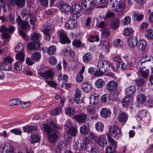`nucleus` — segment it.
Wrapping results in <instances>:
<instances>
[{"label": "nucleus", "instance_id": "59", "mask_svg": "<svg viewBox=\"0 0 153 153\" xmlns=\"http://www.w3.org/2000/svg\"><path fill=\"white\" fill-rule=\"evenodd\" d=\"M110 98V96L108 94H104L101 97V100L103 102H106L107 100L109 99Z\"/></svg>", "mask_w": 153, "mask_h": 153}, {"label": "nucleus", "instance_id": "64", "mask_svg": "<svg viewBox=\"0 0 153 153\" xmlns=\"http://www.w3.org/2000/svg\"><path fill=\"white\" fill-rule=\"evenodd\" d=\"M147 113V112L146 110H143L139 112L137 116L139 117L143 118L146 115Z\"/></svg>", "mask_w": 153, "mask_h": 153}, {"label": "nucleus", "instance_id": "4", "mask_svg": "<svg viewBox=\"0 0 153 153\" xmlns=\"http://www.w3.org/2000/svg\"><path fill=\"white\" fill-rule=\"evenodd\" d=\"M82 9L88 12H91L94 7V3L92 0H84L82 4Z\"/></svg>", "mask_w": 153, "mask_h": 153}, {"label": "nucleus", "instance_id": "35", "mask_svg": "<svg viewBox=\"0 0 153 153\" xmlns=\"http://www.w3.org/2000/svg\"><path fill=\"white\" fill-rule=\"evenodd\" d=\"M63 53L65 56H70L72 53V50L70 47L64 48L63 50Z\"/></svg>", "mask_w": 153, "mask_h": 153}, {"label": "nucleus", "instance_id": "30", "mask_svg": "<svg viewBox=\"0 0 153 153\" xmlns=\"http://www.w3.org/2000/svg\"><path fill=\"white\" fill-rule=\"evenodd\" d=\"M140 72L142 76L145 78H147L148 76L149 70L146 69V68H143V67H140Z\"/></svg>", "mask_w": 153, "mask_h": 153}, {"label": "nucleus", "instance_id": "3", "mask_svg": "<svg viewBox=\"0 0 153 153\" xmlns=\"http://www.w3.org/2000/svg\"><path fill=\"white\" fill-rule=\"evenodd\" d=\"M108 140L109 143H110L109 146H107L105 149L106 153H116L115 149L117 146V144L115 140L112 138L109 135H107Z\"/></svg>", "mask_w": 153, "mask_h": 153}, {"label": "nucleus", "instance_id": "62", "mask_svg": "<svg viewBox=\"0 0 153 153\" xmlns=\"http://www.w3.org/2000/svg\"><path fill=\"white\" fill-rule=\"evenodd\" d=\"M21 28L25 30L27 28H29L30 27L29 22L28 21L23 22L21 25Z\"/></svg>", "mask_w": 153, "mask_h": 153}, {"label": "nucleus", "instance_id": "29", "mask_svg": "<svg viewBox=\"0 0 153 153\" xmlns=\"http://www.w3.org/2000/svg\"><path fill=\"white\" fill-rule=\"evenodd\" d=\"M137 100L139 103H144L146 100V97L143 94H139L137 96Z\"/></svg>", "mask_w": 153, "mask_h": 153}, {"label": "nucleus", "instance_id": "42", "mask_svg": "<svg viewBox=\"0 0 153 153\" xmlns=\"http://www.w3.org/2000/svg\"><path fill=\"white\" fill-rule=\"evenodd\" d=\"M22 62L19 61L16 62L14 65V68L17 71L21 70L22 67Z\"/></svg>", "mask_w": 153, "mask_h": 153}, {"label": "nucleus", "instance_id": "55", "mask_svg": "<svg viewBox=\"0 0 153 153\" xmlns=\"http://www.w3.org/2000/svg\"><path fill=\"white\" fill-rule=\"evenodd\" d=\"M131 22V18L129 16H127L125 17L122 21L123 25H126L129 24Z\"/></svg>", "mask_w": 153, "mask_h": 153}, {"label": "nucleus", "instance_id": "5", "mask_svg": "<svg viewBox=\"0 0 153 153\" xmlns=\"http://www.w3.org/2000/svg\"><path fill=\"white\" fill-rule=\"evenodd\" d=\"M110 135L112 137H115L121 134V131L117 125H114L111 126L109 129Z\"/></svg>", "mask_w": 153, "mask_h": 153}, {"label": "nucleus", "instance_id": "1", "mask_svg": "<svg viewBox=\"0 0 153 153\" xmlns=\"http://www.w3.org/2000/svg\"><path fill=\"white\" fill-rule=\"evenodd\" d=\"M135 89L134 87L131 85L127 89V93L128 95L133 94L135 92ZM132 101V99L131 96H128L125 97L122 100V104L124 107H127Z\"/></svg>", "mask_w": 153, "mask_h": 153}, {"label": "nucleus", "instance_id": "9", "mask_svg": "<svg viewBox=\"0 0 153 153\" xmlns=\"http://www.w3.org/2000/svg\"><path fill=\"white\" fill-rule=\"evenodd\" d=\"M118 83L114 80L109 81L106 85V88L109 91L114 92L117 90Z\"/></svg>", "mask_w": 153, "mask_h": 153}, {"label": "nucleus", "instance_id": "57", "mask_svg": "<svg viewBox=\"0 0 153 153\" xmlns=\"http://www.w3.org/2000/svg\"><path fill=\"white\" fill-rule=\"evenodd\" d=\"M64 137L65 140L66 142H69L71 140L72 136L71 134L67 132L64 134Z\"/></svg>", "mask_w": 153, "mask_h": 153}, {"label": "nucleus", "instance_id": "36", "mask_svg": "<svg viewBox=\"0 0 153 153\" xmlns=\"http://www.w3.org/2000/svg\"><path fill=\"white\" fill-rule=\"evenodd\" d=\"M40 37V34L38 33H33L31 36L30 39L33 42L38 41Z\"/></svg>", "mask_w": 153, "mask_h": 153}, {"label": "nucleus", "instance_id": "53", "mask_svg": "<svg viewBox=\"0 0 153 153\" xmlns=\"http://www.w3.org/2000/svg\"><path fill=\"white\" fill-rule=\"evenodd\" d=\"M82 5L81 6L79 4H76L74 5V8L73 10H74L75 12L77 13H79V12L82 10Z\"/></svg>", "mask_w": 153, "mask_h": 153}, {"label": "nucleus", "instance_id": "60", "mask_svg": "<svg viewBox=\"0 0 153 153\" xmlns=\"http://www.w3.org/2000/svg\"><path fill=\"white\" fill-rule=\"evenodd\" d=\"M102 48L105 50L107 52L109 51V46L108 43L107 42H103L102 44Z\"/></svg>", "mask_w": 153, "mask_h": 153}, {"label": "nucleus", "instance_id": "51", "mask_svg": "<svg viewBox=\"0 0 153 153\" xmlns=\"http://www.w3.org/2000/svg\"><path fill=\"white\" fill-rule=\"evenodd\" d=\"M50 29V28H45L43 32L45 35V38L46 40H49L50 39L51 37L50 34L49 33V31Z\"/></svg>", "mask_w": 153, "mask_h": 153}, {"label": "nucleus", "instance_id": "2", "mask_svg": "<svg viewBox=\"0 0 153 153\" xmlns=\"http://www.w3.org/2000/svg\"><path fill=\"white\" fill-rule=\"evenodd\" d=\"M84 141L85 148L86 150L88 152L92 153L96 152L97 149L96 144L94 143L91 142L87 137H85L84 138Z\"/></svg>", "mask_w": 153, "mask_h": 153}, {"label": "nucleus", "instance_id": "50", "mask_svg": "<svg viewBox=\"0 0 153 153\" xmlns=\"http://www.w3.org/2000/svg\"><path fill=\"white\" fill-rule=\"evenodd\" d=\"M44 129L45 131L48 134L51 133L54 130L49 125L46 124L44 125Z\"/></svg>", "mask_w": 153, "mask_h": 153}, {"label": "nucleus", "instance_id": "38", "mask_svg": "<svg viewBox=\"0 0 153 153\" xmlns=\"http://www.w3.org/2000/svg\"><path fill=\"white\" fill-rule=\"evenodd\" d=\"M0 69L2 70L5 71H10L11 68L10 66L7 64L6 63L4 62L0 66Z\"/></svg>", "mask_w": 153, "mask_h": 153}, {"label": "nucleus", "instance_id": "23", "mask_svg": "<svg viewBox=\"0 0 153 153\" xmlns=\"http://www.w3.org/2000/svg\"><path fill=\"white\" fill-rule=\"evenodd\" d=\"M128 115L125 112H120L118 116V120L121 123L126 122L128 119Z\"/></svg>", "mask_w": 153, "mask_h": 153}, {"label": "nucleus", "instance_id": "46", "mask_svg": "<svg viewBox=\"0 0 153 153\" xmlns=\"http://www.w3.org/2000/svg\"><path fill=\"white\" fill-rule=\"evenodd\" d=\"M71 12L72 14L69 18L71 19L76 20V19L79 18V16H80L79 13H77V12H75L74 10H72Z\"/></svg>", "mask_w": 153, "mask_h": 153}, {"label": "nucleus", "instance_id": "27", "mask_svg": "<svg viewBox=\"0 0 153 153\" xmlns=\"http://www.w3.org/2000/svg\"><path fill=\"white\" fill-rule=\"evenodd\" d=\"M25 55L23 52L17 53L16 56V59L19 61L23 62L25 61Z\"/></svg>", "mask_w": 153, "mask_h": 153}, {"label": "nucleus", "instance_id": "7", "mask_svg": "<svg viewBox=\"0 0 153 153\" xmlns=\"http://www.w3.org/2000/svg\"><path fill=\"white\" fill-rule=\"evenodd\" d=\"M41 44L39 41L31 42H29L27 45V48L29 50H39L40 48Z\"/></svg>", "mask_w": 153, "mask_h": 153}, {"label": "nucleus", "instance_id": "33", "mask_svg": "<svg viewBox=\"0 0 153 153\" xmlns=\"http://www.w3.org/2000/svg\"><path fill=\"white\" fill-rule=\"evenodd\" d=\"M21 103V101L19 99H14L10 100L8 102L10 106L18 105Z\"/></svg>", "mask_w": 153, "mask_h": 153}, {"label": "nucleus", "instance_id": "47", "mask_svg": "<svg viewBox=\"0 0 153 153\" xmlns=\"http://www.w3.org/2000/svg\"><path fill=\"white\" fill-rule=\"evenodd\" d=\"M61 110L60 107H56L52 110L51 111V114L53 115H56L61 113Z\"/></svg>", "mask_w": 153, "mask_h": 153}, {"label": "nucleus", "instance_id": "44", "mask_svg": "<svg viewBox=\"0 0 153 153\" xmlns=\"http://www.w3.org/2000/svg\"><path fill=\"white\" fill-rule=\"evenodd\" d=\"M95 128L97 131H102L103 130L104 126L102 123L98 122L95 124Z\"/></svg>", "mask_w": 153, "mask_h": 153}, {"label": "nucleus", "instance_id": "16", "mask_svg": "<svg viewBox=\"0 0 153 153\" xmlns=\"http://www.w3.org/2000/svg\"><path fill=\"white\" fill-rule=\"evenodd\" d=\"M95 141L101 147L104 148L107 144V141L106 138L104 137H97L95 139Z\"/></svg>", "mask_w": 153, "mask_h": 153}, {"label": "nucleus", "instance_id": "18", "mask_svg": "<svg viewBox=\"0 0 153 153\" xmlns=\"http://www.w3.org/2000/svg\"><path fill=\"white\" fill-rule=\"evenodd\" d=\"M111 114V111L109 109L106 108L102 109L100 111V116L104 118L109 117Z\"/></svg>", "mask_w": 153, "mask_h": 153}, {"label": "nucleus", "instance_id": "39", "mask_svg": "<svg viewBox=\"0 0 153 153\" xmlns=\"http://www.w3.org/2000/svg\"><path fill=\"white\" fill-rule=\"evenodd\" d=\"M95 85L98 88H101L104 85V82L103 79H97L95 82Z\"/></svg>", "mask_w": 153, "mask_h": 153}, {"label": "nucleus", "instance_id": "11", "mask_svg": "<svg viewBox=\"0 0 153 153\" xmlns=\"http://www.w3.org/2000/svg\"><path fill=\"white\" fill-rule=\"evenodd\" d=\"M60 42L62 44H69L71 41L64 32H59V33Z\"/></svg>", "mask_w": 153, "mask_h": 153}, {"label": "nucleus", "instance_id": "63", "mask_svg": "<svg viewBox=\"0 0 153 153\" xmlns=\"http://www.w3.org/2000/svg\"><path fill=\"white\" fill-rule=\"evenodd\" d=\"M98 100V97H96L95 96H91L90 101V103L93 105L95 104L96 103H97Z\"/></svg>", "mask_w": 153, "mask_h": 153}, {"label": "nucleus", "instance_id": "22", "mask_svg": "<svg viewBox=\"0 0 153 153\" xmlns=\"http://www.w3.org/2000/svg\"><path fill=\"white\" fill-rule=\"evenodd\" d=\"M146 42L144 40H141L138 42L137 47L138 50L142 51L146 49Z\"/></svg>", "mask_w": 153, "mask_h": 153}, {"label": "nucleus", "instance_id": "37", "mask_svg": "<svg viewBox=\"0 0 153 153\" xmlns=\"http://www.w3.org/2000/svg\"><path fill=\"white\" fill-rule=\"evenodd\" d=\"M73 45L76 48L83 47L84 44H82L80 40H74L72 42Z\"/></svg>", "mask_w": 153, "mask_h": 153}, {"label": "nucleus", "instance_id": "8", "mask_svg": "<svg viewBox=\"0 0 153 153\" xmlns=\"http://www.w3.org/2000/svg\"><path fill=\"white\" fill-rule=\"evenodd\" d=\"M97 66L99 69H101L105 72L107 71L110 68L109 64L106 60L99 61Z\"/></svg>", "mask_w": 153, "mask_h": 153}, {"label": "nucleus", "instance_id": "52", "mask_svg": "<svg viewBox=\"0 0 153 153\" xmlns=\"http://www.w3.org/2000/svg\"><path fill=\"white\" fill-rule=\"evenodd\" d=\"M133 30L131 28L127 27L124 30L123 34L126 36L129 35L133 32Z\"/></svg>", "mask_w": 153, "mask_h": 153}, {"label": "nucleus", "instance_id": "32", "mask_svg": "<svg viewBox=\"0 0 153 153\" xmlns=\"http://www.w3.org/2000/svg\"><path fill=\"white\" fill-rule=\"evenodd\" d=\"M41 57V54L38 52H35L33 53L31 56L32 60L35 61H39Z\"/></svg>", "mask_w": 153, "mask_h": 153}, {"label": "nucleus", "instance_id": "25", "mask_svg": "<svg viewBox=\"0 0 153 153\" xmlns=\"http://www.w3.org/2000/svg\"><path fill=\"white\" fill-rule=\"evenodd\" d=\"M145 35L148 39H153V30L149 29L146 30L145 32Z\"/></svg>", "mask_w": 153, "mask_h": 153}, {"label": "nucleus", "instance_id": "17", "mask_svg": "<svg viewBox=\"0 0 153 153\" xmlns=\"http://www.w3.org/2000/svg\"><path fill=\"white\" fill-rule=\"evenodd\" d=\"M77 25V22L75 19H71L70 18L65 24L66 28L71 29L75 27Z\"/></svg>", "mask_w": 153, "mask_h": 153}, {"label": "nucleus", "instance_id": "20", "mask_svg": "<svg viewBox=\"0 0 153 153\" xmlns=\"http://www.w3.org/2000/svg\"><path fill=\"white\" fill-rule=\"evenodd\" d=\"M81 95V92L79 88H76L75 91L74 100L76 103L82 102L83 101L81 100H80V97Z\"/></svg>", "mask_w": 153, "mask_h": 153}, {"label": "nucleus", "instance_id": "58", "mask_svg": "<svg viewBox=\"0 0 153 153\" xmlns=\"http://www.w3.org/2000/svg\"><path fill=\"white\" fill-rule=\"evenodd\" d=\"M23 46H22V44L21 43H19L17 46L15 47V51L18 53L23 52Z\"/></svg>", "mask_w": 153, "mask_h": 153}, {"label": "nucleus", "instance_id": "48", "mask_svg": "<svg viewBox=\"0 0 153 153\" xmlns=\"http://www.w3.org/2000/svg\"><path fill=\"white\" fill-rule=\"evenodd\" d=\"M116 66L117 69H124L127 66V65L124 63H121V62H117L116 64Z\"/></svg>", "mask_w": 153, "mask_h": 153}, {"label": "nucleus", "instance_id": "41", "mask_svg": "<svg viewBox=\"0 0 153 153\" xmlns=\"http://www.w3.org/2000/svg\"><path fill=\"white\" fill-rule=\"evenodd\" d=\"M56 51V48L54 45L50 46L47 50V52L48 54L52 55L54 54Z\"/></svg>", "mask_w": 153, "mask_h": 153}, {"label": "nucleus", "instance_id": "61", "mask_svg": "<svg viewBox=\"0 0 153 153\" xmlns=\"http://www.w3.org/2000/svg\"><path fill=\"white\" fill-rule=\"evenodd\" d=\"M77 132V129L74 127L70 128L68 131V133L71 134L72 136H75Z\"/></svg>", "mask_w": 153, "mask_h": 153}, {"label": "nucleus", "instance_id": "31", "mask_svg": "<svg viewBox=\"0 0 153 153\" xmlns=\"http://www.w3.org/2000/svg\"><path fill=\"white\" fill-rule=\"evenodd\" d=\"M23 130L24 131L31 133L36 130V128L33 126H27L23 127Z\"/></svg>", "mask_w": 153, "mask_h": 153}, {"label": "nucleus", "instance_id": "10", "mask_svg": "<svg viewBox=\"0 0 153 153\" xmlns=\"http://www.w3.org/2000/svg\"><path fill=\"white\" fill-rule=\"evenodd\" d=\"M87 118V115L83 113H81L74 116L73 118L78 123H85V121Z\"/></svg>", "mask_w": 153, "mask_h": 153}, {"label": "nucleus", "instance_id": "21", "mask_svg": "<svg viewBox=\"0 0 153 153\" xmlns=\"http://www.w3.org/2000/svg\"><path fill=\"white\" fill-rule=\"evenodd\" d=\"M120 21L118 18H115L111 21L110 26L113 30L118 28L119 27Z\"/></svg>", "mask_w": 153, "mask_h": 153}, {"label": "nucleus", "instance_id": "49", "mask_svg": "<svg viewBox=\"0 0 153 153\" xmlns=\"http://www.w3.org/2000/svg\"><path fill=\"white\" fill-rule=\"evenodd\" d=\"M152 60H153V58H152V59H151V58L149 57H148L146 55L144 57L142 58L140 63L142 64H143L148 62L151 61V62H152V61H151Z\"/></svg>", "mask_w": 153, "mask_h": 153}, {"label": "nucleus", "instance_id": "13", "mask_svg": "<svg viewBox=\"0 0 153 153\" xmlns=\"http://www.w3.org/2000/svg\"><path fill=\"white\" fill-rule=\"evenodd\" d=\"M38 74L41 76L46 79L51 78L54 74L53 71L51 70L46 71L45 72H39Z\"/></svg>", "mask_w": 153, "mask_h": 153}, {"label": "nucleus", "instance_id": "45", "mask_svg": "<svg viewBox=\"0 0 153 153\" xmlns=\"http://www.w3.org/2000/svg\"><path fill=\"white\" fill-rule=\"evenodd\" d=\"M80 132L81 134L84 135H85L88 134V129L86 126L83 125L80 128Z\"/></svg>", "mask_w": 153, "mask_h": 153}, {"label": "nucleus", "instance_id": "14", "mask_svg": "<svg viewBox=\"0 0 153 153\" xmlns=\"http://www.w3.org/2000/svg\"><path fill=\"white\" fill-rule=\"evenodd\" d=\"M57 131L53 130L51 133L48 134V140L52 143L56 142L57 138Z\"/></svg>", "mask_w": 153, "mask_h": 153}, {"label": "nucleus", "instance_id": "28", "mask_svg": "<svg viewBox=\"0 0 153 153\" xmlns=\"http://www.w3.org/2000/svg\"><path fill=\"white\" fill-rule=\"evenodd\" d=\"M59 9L65 13L68 12L70 10V6L67 4H63L61 5L59 7Z\"/></svg>", "mask_w": 153, "mask_h": 153}, {"label": "nucleus", "instance_id": "56", "mask_svg": "<svg viewBox=\"0 0 153 153\" xmlns=\"http://www.w3.org/2000/svg\"><path fill=\"white\" fill-rule=\"evenodd\" d=\"M68 79L67 75L66 74H64L62 75V74H60L58 76V80L59 81L60 80H64L65 82Z\"/></svg>", "mask_w": 153, "mask_h": 153}, {"label": "nucleus", "instance_id": "40", "mask_svg": "<svg viewBox=\"0 0 153 153\" xmlns=\"http://www.w3.org/2000/svg\"><path fill=\"white\" fill-rule=\"evenodd\" d=\"M65 113L68 115L73 116L75 114L74 109L73 108L69 107L66 109Z\"/></svg>", "mask_w": 153, "mask_h": 153}, {"label": "nucleus", "instance_id": "34", "mask_svg": "<svg viewBox=\"0 0 153 153\" xmlns=\"http://www.w3.org/2000/svg\"><path fill=\"white\" fill-rule=\"evenodd\" d=\"M136 85L139 86L144 85L145 82V80L142 77H139L135 80Z\"/></svg>", "mask_w": 153, "mask_h": 153}, {"label": "nucleus", "instance_id": "6", "mask_svg": "<svg viewBox=\"0 0 153 153\" xmlns=\"http://www.w3.org/2000/svg\"><path fill=\"white\" fill-rule=\"evenodd\" d=\"M115 7V12L117 13L119 15L123 16L124 14V10L126 8V6L124 3L120 2Z\"/></svg>", "mask_w": 153, "mask_h": 153}, {"label": "nucleus", "instance_id": "24", "mask_svg": "<svg viewBox=\"0 0 153 153\" xmlns=\"http://www.w3.org/2000/svg\"><path fill=\"white\" fill-rule=\"evenodd\" d=\"M93 58V55L90 52L85 54L83 56L82 60L84 62L87 63L90 62Z\"/></svg>", "mask_w": 153, "mask_h": 153}, {"label": "nucleus", "instance_id": "19", "mask_svg": "<svg viewBox=\"0 0 153 153\" xmlns=\"http://www.w3.org/2000/svg\"><path fill=\"white\" fill-rule=\"evenodd\" d=\"M2 149L5 150L6 153H13L14 152L13 147L11 144L8 143H6L4 144Z\"/></svg>", "mask_w": 153, "mask_h": 153}, {"label": "nucleus", "instance_id": "15", "mask_svg": "<svg viewBox=\"0 0 153 153\" xmlns=\"http://www.w3.org/2000/svg\"><path fill=\"white\" fill-rule=\"evenodd\" d=\"M81 87L82 91L85 93L90 92L92 89V86L88 82H83L82 85Z\"/></svg>", "mask_w": 153, "mask_h": 153}, {"label": "nucleus", "instance_id": "54", "mask_svg": "<svg viewBox=\"0 0 153 153\" xmlns=\"http://www.w3.org/2000/svg\"><path fill=\"white\" fill-rule=\"evenodd\" d=\"M115 13L111 11H108L106 13L105 18L104 19L105 20L107 18H114L115 16Z\"/></svg>", "mask_w": 153, "mask_h": 153}, {"label": "nucleus", "instance_id": "26", "mask_svg": "<svg viewBox=\"0 0 153 153\" xmlns=\"http://www.w3.org/2000/svg\"><path fill=\"white\" fill-rule=\"evenodd\" d=\"M21 13L22 17L27 16L31 18L32 16L30 11L26 8L23 9L21 11Z\"/></svg>", "mask_w": 153, "mask_h": 153}, {"label": "nucleus", "instance_id": "12", "mask_svg": "<svg viewBox=\"0 0 153 153\" xmlns=\"http://www.w3.org/2000/svg\"><path fill=\"white\" fill-rule=\"evenodd\" d=\"M138 42L137 37L134 36H131L127 41L128 46L132 48H135V46H137Z\"/></svg>", "mask_w": 153, "mask_h": 153}, {"label": "nucleus", "instance_id": "43", "mask_svg": "<svg viewBox=\"0 0 153 153\" xmlns=\"http://www.w3.org/2000/svg\"><path fill=\"white\" fill-rule=\"evenodd\" d=\"M39 136L37 134H34L31 135L30 141L33 143H37L39 141Z\"/></svg>", "mask_w": 153, "mask_h": 153}]
</instances>
